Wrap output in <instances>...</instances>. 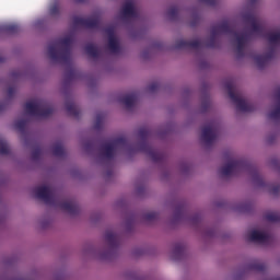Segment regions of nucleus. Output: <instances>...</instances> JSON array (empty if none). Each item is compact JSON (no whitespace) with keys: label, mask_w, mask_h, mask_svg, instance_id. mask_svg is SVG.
I'll return each instance as SVG.
<instances>
[{"label":"nucleus","mask_w":280,"mask_h":280,"mask_svg":"<svg viewBox=\"0 0 280 280\" xmlns=\"http://www.w3.org/2000/svg\"><path fill=\"white\" fill-rule=\"evenodd\" d=\"M38 198H47L49 196V187L44 186L37 189Z\"/></svg>","instance_id":"f03ea898"},{"label":"nucleus","mask_w":280,"mask_h":280,"mask_svg":"<svg viewBox=\"0 0 280 280\" xmlns=\"http://www.w3.org/2000/svg\"><path fill=\"white\" fill-rule=\"evenodd\" d=\"M26 108L30 110V113H35L36 108H38V105L34 102H30L26 104Z\"/></svg>","instance_id":"20e7f679"},{"label":"nucleus","mask_w":280,"mask_h":280,"mask_svg":"<svg viewBox=\"0 0 280 280\" xmlns=\"http://www.w3.org/2000/svg\"><path fill=\"white\" fill-rule=\"evenodd\" d=\"M225 174H229V171H225Z\"/></svg>","instance_id":"39448f33"},{"label":"nucleus","mask_w":280,"mask_h":280,"mask_svg":"<svg viewBox=\"0 0 280 280\" xmlns=\"http://www.w3.org/2000/svg\"><path fill=\"white\" fill-rule=\"evenodd\" d=\"M249 240L252 242H266V233H264L259 230H253L249 233Z\"/></svg>","instance_id":"f257e3e1"},{"label":"nucleus","mask_w":280,"mask_h":280,"mask_svg":"<svg viewBox=\"0 0 280 280\" xmlns=\"http://www.w3.org/2000/svg\"><path fill=\"white\" fill-rule=\"evenodd\" d=\"M132 12H135V5L132 4V2H128L125 4L124 7V14H132Z\"/></svg>","instance_id":"7ed1b4c3"}]
</instances>
